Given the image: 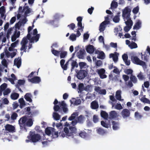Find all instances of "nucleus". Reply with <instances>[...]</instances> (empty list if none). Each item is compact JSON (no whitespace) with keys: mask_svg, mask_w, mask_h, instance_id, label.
I'll return each instance as SVG.
<instances>
[{"mask_svg":"<svg viewBox=\"0 0 150 150\" xmlns=\"http://www.w3.org/2000/svg\"><path fill=\"white\" fill-rule=\"evenodd\" d=\"M69 128L70 131V132L68 128L65 127L64 128L63 130L60 131L59 133V135L63 137H67L73 136V133L75 132L76 130V128L75 127L69 126Z\"/></svg>","mask_w":150,"mask_h":150,"instance_id":"1","label":"nucleus"},{"mask_svg":"<svg viewBox=\"0 0 150 150\" xmlns=\"http://www.w3.org/2000/svg\"><path fill=\"white\" fill-rule=\"evenodd\" d=\"M28 138L31 142L35 143L40 140L41 137L40 134H31L29 136H28Z\"/></svg>","mask_w":150,"mask_h":150,"instance_id":"2","label":"nucleus"},{"mask_svg":"<svg viewBox=\"0 0 150 150\" xmlns=\"http://www.w3.org/2000/svg\"><path fill=\"white\" fill-rule=\"evenodd\" d=\"M131 60L133 63L142 66L146 65L145 62L140 60L137 56H132Z\"/></svg>","mask_w":150,"mask_h":150,"instance_id":"3","label":"nucleus"},{"mask_svg":"<svg viewBox=\"0 0 150 150\" xmlns=\"http://www.w3.org/2000/svg\"><path fill=\"white\" fill-rule=\"evenodd\" d=\"M88 71L87 69L80 70L77 73L76 77L79 79H82L87 75Z\"/></svg>","mask_w":150,"mask_h":150,"instance_id":"4","label":"nucleus"},{"mask_svg":"<svg viewBox=\"0 0 150 150\" xmlns=\"http://www.w3.org/2000/svg\"><path fill=\"white\" fill-rule=\"evenodd\" d=\"M131 10L129 6L125 7L122 11V16L124 19L125 18H129L130 17Z\"/></svg>","mask_w":150,"mask_h":150,"instance_id":"5","label":"nucleus"},{"mask_svg":"<svg viewBox=\"0 0 150 150\" xmlns=\"http://www.w3.org/2000/svg\"><path fill=\"white\" fill-rule=\"evenodd\" d=\"M27 117L25 116L22 117L19 120L18 123L21 129L25 128L26 122H27Z\"/></svg>","mask_w":150,"mask_h":150,"instance_id":"6","label":"nucleus"},{"mask_svg":"<svg viewBox=\"0 0 150 150\" xmlns=\"http://www.w3.org/2000/svg\"><path fill=\"white\" fill-rule=\"evenodd\" d=\"M28 41L27 39L25 37H24L21 42V48L20 50L21 51L23 50L25 52H26V49L27 46L26 45L28 43Z\"/></svg>","mask_w":150,"mask_h":150,"instance_id":"7","label":"nucleus"},{"mask_svg":"<svg viewBox=\"0 0 150 150\" xmlns=\"http://www.w3.org/2000/svg\"><path fill=\"white\" fill-rule=\"evenodd\" d=\"M121 115L123 118H127L130 117V112L128 109L126 108L124 109L121 112Z\"/></svg>","mask_w":150,"mask_h":150,"instance_id":"8","label":"nucleus"},{"mask_svg":"<svg viewBox=\"0 0 150 150\" xmlns=\"http://www.w3.org/2000/svg\"><path fill=\"white\" fill-rule=\"evenodd\" d=\"M28 80L29 82L32 83H38L41 81L40 78L37 76H35L31 79H28Z\"/></svg>","mask_w":150,"mask_h":150,"instance_id":"9","label":"nucleus"},{"mask_svg":"<svg viewBox=\"0 0 150 150\" xmlns=\"http://www.w3.org/2000/svg\"><path fill=\"white\" fill-rule=\"evenodd\" d=\"M111 123L112 125V128L113 130H117L120 128V123L119 122L112 120Z\"/></svg>","mask_w":150,"mask_h":150,"instance_id":"10","label":"nucleus"},{"mask_svg":"<svg viewBox=\"0 0 150 150\" xmlns=\"http://www.w3.org/2000/svg\"><path fill=\"white\" fill-rule=\"evenodd\" d=\"M14 64L16 65L17 67L19 68L21 65V59L20 57H18L15 59L14 61Z\"/></svg>","mask_w":150,"mask_h":150,"instance_id":"11","label":"nucleus"},{"mask_svg":"<svg viewBox=\"0 0 150 150\" xmlns=\"http://www.w3.org/2000/svg\"><path fill=\"white\" fill-rule=\"evenodd\" d=\"M59 105L60 107H62V108L64 112L66 113L67 112L68 109L67 107V105L64 101H62L61 102H59Z\"/></svg>","mask_w":150,"mask_h":150,"instance_id":"12","label":"nucleus"},{"mask_svg":"<svg viewBox=\"0 0 150 150\" xmlns=\"http://www.w3.org/2000/svg\"><path fill=\"white\" fill-rule=\"evenodd\" d=\"M6 130L8 131L9 132H14L15 127L11 125L7 124L5 127Z\"/></svg>","mask_w":150,"mask_h":150,"instance_id":"13","label":"nucleus"},{"mask_svg":"<svg viewBox=\"0 0 150 150\" xmlns=\"http://www.w3.org/2000/svg\"><path fill=\"white\" fill-rule=\"evenodd\" d=\"M95 50L94 46L91 45L88 46L86 48V51L88 53L90 54L93 53Z\"/></svg>","mask_w":150,"mask_h":150,"instance_id":"14","label":"nucleus"},{"mask_svg":"<svg viewBox=\"0 0 150 150\" xmlns=\"http://www.w3.org/2000/svg\"><path fill=\"white\" fill-rule=\"evenodd\" d=\"M91 108L93 109H96L98 108L99 105L97 101L94 100L91 103Z\"/></svg>","mask_w":150,"mask_h":150,"instance_id":"15","label":"nucleus"},{"mask_svg":"<svg viewBox=\"0 0 150 150\" xmlns=\"http://www.w3.org/2000/svg\"><path fill=\"white\" fill-rule=\"evenodd\" d=\"M86 52L84 50H81L77 53V56L79 59H83L84 58L83 55Z\"/></svg>","mask_w":150,"mask_h":150,"instance_id":"16","label":"nucleus"},{"mask_svg":"<svg viewBox=\"0 0 150 150\" xmlns=\"http://www.w3.org/2000/svg\"><path fill=\"white\" fill-rule=\"evenodd\" d=\"M32 95L30 93H26L24 96L25 100L30 103L32 102V100L31 99Z\"/></svg>","mask_w":150,"mask_h":150,"instance_id":"17","label":"nucleus"},{"mask_svg":"<svg viewBox=\"0 0 150 150\" xmlns=\"http://www.w3.org/2000/svg\"><path fill=\"white\" fill-rule=\"evenodd\" d=\"M101 124L102 126L107 128L111 127V125L110 121L108 122V123H107L104 121H102L101 122Z\"/></svg>","mask_w":150,"mask_h":150,"instance_id":"18","label":"nucleus"},{"mask_svg":"<svg viewBox=\"0 0 150 150\" xmlns=\"http://www.w3.org/2000/svg\"><path fill=\"white\" fill-rule=\"evenodd\" d=\"M106 21H104L102 22L100 24L99 26V30L100 32L103 31L105 29V27L104 26L107 24H108L106 23Z\"/></svg>","mask_w":150,"mask_h":150,"instance_id":"19","label":"nucleus"},{"mask_svg":"<svg viewBox=\"0 0 150 150\" xmlns=\"http://www.w3.org/2000/svg\"><path fill=\"white\" fill-rule=\"evenodd\" d=\"M79 65L81 70H82L83 69H87L88 66L87 65V64L85 62H81L79 63Z\"/></svg>","mask_w":150,"mask_h":150,"instance_id":"20","label":"nucleus"},{"mask_svg":"<svg viewBox=\"0 0 150 150\" xmlns=\"http://www.w3.org/2000/svg\"><path fill=\"white\" fill-rule=\"evenodd\" d=\"M40 35L39 34H37L35 36L32 37L30 40V42L31 43L35 41L36 42H37L40 38Z\"/></svg>","mask_w":150,"mask_h":150,"instance_id":"21","label":"nucleus"},{"mask_svg":"<svg viewBox=\"0 0 150 150\" xmlns=\"http://www.w3.org/2000/svg\"><path fill=\"white\" fill-rule=\"evenodd\" d=\"M121 92L120 91H117L116 93L115 97L117 100L121 101H123L124 99H121Z\"/></svg>","mask_w":150,"mask_h":150,"instance_id":"22","label":"nucleus"},{"mask_svg":"<svg viewBox=\"0 0 150 150\" xmlns=\"http://www.w3.org/2000/svg\"><path fill=\"white\" fill-rule=\"evenodd\" d=\"M120 14V12H118L117 13V15L115 16L114 18H112V20L115 23H118L120 20L119 15Z\"/></svg>","mask_w":150,"mask_h":150,"instance_id":"23","label":"nucleus"},{"mask_svg":"<svg viewBox=\"0 0 150 150\" xmlns=\"http://www.w3.org/2000/svg\"><path fill=\"white\" fill-rule=\"evenodd\" d=\"M96 131L98 134L101 135H103L106 133L105 130L101 127L97 128Z\"/></svg>","mask_w":150,"mask_h":150,"instance_id":"24","label":"nucleus"},{"mask_svg":"<svg viewBox=\"0 0 150 150\" xmlns=\"http://www.w3.org/2000/svg\"><path fill=\"white\" fill-rule=\"evenodd\" d=\"M117 115V113L115 111H112L110 112L109 118L112 119L116 118Z\"/></svg>","mask_w":150,"mask_h":150,"instance_id":"25","label":"nucleus"},{"mask_svg":"<svg viewBox=\"0 0 150 150\" xmlns=\"http://www.w3.org/2000/svg\"><path fill=\"white\" fill-rule=\"evenodd\" d=\"M101 117L105 120H107L108 117V114L105 111L101 110L100 112Z\"/></svg>","mask_w":150,"mask_h":150,"instance_id":"26","label":"nucleus"},{"mask_svg":"<svg viewBox=\"0 0 150 150\" xmlns=\"http://www.w3.org/2000/svg\"><path fill=\"white\" fill-rule=\"evenodd\" d=\"M55 130L54 128H52V132L51 134L53 138H57L58 137V132L55 131Z\"/></svg>","mask_w":150,"mask_h":150,"instance_id":"27","label":"nucleus"},{"mask_svg":"<svg viewBox=\"0 0 150 150\" xmlns=\"http://www.w3.org/2000/svg\"><path fill=\"white\" fill-rule=\"evenodd\" d=\"M110 58H112L113 60L115 62H117L118 59V56L115 54L111 53L109 55Z\"/></svg>","mask_w":150,"mask_h":150,"instance_id":"28","label":"nucleus"},{"mask_svg":"<svg viewBox=\"0 0 150 150\" xmlns=\"http://www.w3.org/2000/svg\"><path fill=\"white\" fill-rule=\"evenodd\" d=\"M118 5L117 3L114 0H113L111 4V7L110 8H111V9H115L117 7Z\"/></svg>","mask_w":150,"mask_h":150,"instance_id":"29","label":"nucleus"},{"mask_svg":"<svg viewBox=\"0 0 150 150\" xmlns=\"http://www.w3.org/2000/svg\"><path fill=\"white\" fill-rule=\"evenodd\" d=\"M127 20V21L125 22L126 24L128 26H130L132 27L133 25V22L131 20L130 17L129 18H125Z\"/></svg>","mask_w":150,"mask_h":150,"instance_id":"30","label":"nucleus"},{"mask_svg":"<svg viewBox=\"0 0 150 150\" xmlns=\"http://www.w3.org/2000/svg\"><path fill=\"white\" fill-rule=\"evenodd\" d=\"M19 96V94L17 93H12L11 95V99L13 100L17 99Z\"/></svg>","mask_w":150,"mask_h":150,"instance_id":"31","label":"nucleus"},{"mask_svg":"<svg viewBox=\"0 0 150 150\" xmlns=\"http://www.w3.org/2000/svg\"><path fill=\"white\" fill-rule=\"evenodd\" d=\"M19 102L20 103V107L22 108L25 105V101L23 98H20L18 100Z\"/></svg>","mask_w":150,"mask_h":150,"instance_id":"32","label":"nucleus"},{"mask_svg":"<svg viewBox=\"0 0 150 150\" xmlns=\"http://www.w3.org/2000/svg\"><path fill=\"white\" fill-rule=\"evenodd\" d=\"M84 119V116L82 115H81L79 117H77L76 120L78 123H82L83 122Z\"/></svg>","mask_w":150,"mask_h":150,"instance_id":"33","label":"nucleus"},{"mask_svg":"<svg viewBox=\"0 0 150 150\" xmlns=\"http://www.w3.org/2000/svg\"><path fill=\"white\" fill-rule=\"evenodd\" d=\"M113 14L112 15H108L106 16L105 17V21H106V23L109 24L110 23L109 20L112 19L113 18Z\"/></svg>","mask_w":150,"mask_h":150,"instance_id":"34","label":"nucleus"},{"mask_svg":"<svg viewBox=\"0 0 150 150\" xmlns=\"http://www.w3.org/2000/svg\"><path fill=\"white\" fill-rule=\"evenodd\" d=\"M141 23L139 21H137L134 26L133 29L134 30L139 29L141 27Z\"/></svg>","mask_w":150,"mask_h":150,"instance_id":"35","label":"nucleus"},{"mask_svg":"<svg viewBox=\"0 0 150 150\" xmlns=\"http://www.w3.org/2000/svg\"><path fill=\"white\" fill-rule=\"evenodd\" d=\"M88 134L85 131H81L79 133V136L81 138H86Z\"/></svg>","mask_w":150,"mask_h":150,"instance_id":"36","label":"nucleus"},{"mask_svg":"<svg viewBox=\"0 0 150 150\" xmlns=\"http://www.w3.org/2000/svg\"><path fill=\"white\" fill-rule=\"evenodd\" d=\"M25 11V14H28L30 12V9L29 8L28 6H26L24 7L22 11L24 12Z\"/></svg>","mask_w":150,"mask_h":150,"instance_id":"37","label":"nucleus"},{"mask_svg":"<svg viewBox=\"0 0 150 150\" xmlns=\"http://www.w3.org/2000/svg\"><path fill=\"white\" fill-rule=\"evenodd\" d=\"M53 117L55 120H59L60 116L57 112H54L53 113Z\"/></svg>","mask_w":150,"mask_h":150,"instance_id":"38","label":"nucleus"},{"mask_svg":"<svg viewBox=\"0 0 150 150\" xmlns=\"http://www.w3.org/2000/svg\"><path fill=\"white\" fill-rule=\"evenodd\" d=\"M33 124V120L31 118L29 119L26 123V125L30 127H31Z\"/></svg>","mask_w":150,"mask_h":150,"instance_id":"39","label":"nucleus"},{"mask_svg":"<svg viewBox=\"0 0 150 150\" xmlns=\"http://www.w3.org/2000/svg\"><path fill=\"white\" fill-rule=\"evenodd\" d=\"M105 57V55L103 51H101L99 53L97 58L101 59H103Z\"/></svg>","mask_w":150,"mask_h":150,"instance_id":"40","label":"nucleus"},{"mask_svg":"<svg viewBox=\"0 0 150 150\" xmlns=\"http://www.w3.org/2000/svg\"><path fill=\"white\" fill-rule=\"evenodd\" d=\"M105 70L103 68L101 69H98L97 70V72L98 74L99 75V76H101L102 74H105Z\"/></svg>","mask_w":150,"mask_h":150,"instance_id":"41","label":"nucleus"},{"mask_svg":"<svg viewBox=\"0 0 150 150\" xmlns=\"http://www.w3.org/2000/svg\"><path fill=\"white\" fill-rule=\"evenodd\" d=\"M77 115V112H74L73 114H72L71 116L69 118L68 120H74L76 116Z\"/></svg>","mask_w":150,"mask_h":150,"instance_id":"42","label":"nucleus"},{"mask_svg":"<svg viewBox=\"0 0 150 150\" xmlns=\"http://www.w3.org/2000/svg\"><path fill=\"white\" fill-rule=\"evenodd\" d=\"M71 71H72L75 67H78V64L75 61L73 60L71 64Z\"/></svg>","mask_w":150,"mask_h":150,"instance_id":"43","label":"nucleus"},{"mask_svg":"<svg viewBox=\"0 0 150 150\" xmlns=\"http://www.w3.org/2000/svg\"><path fill=\"white\" fill-rule=\"evenodd\" d=\"M60 58H64L67 56V52L65 51H60Z\"/></svg>","mask_w":150,"mask_h":150,"instance_id":"44","label":"nucleus"},{"mask_svg":"<svg viewBox=\"0 0 150 150\" xmlns=\"http://www.w3.org/2000/svg\"><path fill=\"white\" fill-rule=\"evenodd\" d=\"M84 85L83 83H80L78 85V93H81L83 90Z\"/></svg>","mask_w":150,"mask_h":150,"instance_id":"45","label":"nucleus"},{"mask_svg":"<svg viewBox=\"0 0 150 150\" xmlns=\"http://www.w3.org/2000/svg\"><path fill=\"white\" fill-rule=\"evenodd\" d=\"M52 128H47L45 129V133L47 135L50 136L52 133Z\"/></svg>","mask_w":150,"mask_h":150,"instance_id":"46","label":"nucleus"},{"mask_svg":"<svg viewBox=\"0 0 150 150\" xmlns=\"http://www.w3.org/2000/svg\"><path fill=\"white\" fill-rule=\"evenodd\" d=\"M52 53L55 56H59L60 51H58L57 50L52 49L51 50Z\"/></svg>","mask_w":150,"mask_h":150,"instance_id":"47","label":"nucleus"},{"mask_svg":"<svg viewBox=\"0 0 150 150\" xmlns=\"http://www.w3.org/2000/svg\"><path fill=\"white\" fill-rule=\"evenodd\" d=\"M129 46L131 49L135 48L137 47V44L134 42L131 43Z\"/></svg>","mask_w":150,"mask_h":150,"instance_id":"48","label":"nucleus"},{"mask_svg":"<svg viewBox=\"0 0 150 150\" xmlns=\"http://www.w3.org/2000/svg\"><path fill=\"white\" fill-rule=\"evenodd\" d=\"M130 81H132L134 83H136L137 82V79L136 77L132 75L130 77Z\"/></svg>","mask_w":150,"mask_h":150,"instance_id":"49","label":"nucleus"},{"mask_svg":"<svg viewBox=\"0 0 150 150\" xmlns=\"http://www.w3.org/2000/svg\"><path fill=\"white\" fill-rule=\"evenodd\" d=\"M53 109L54 110V111L55 112H60V111H61V110H60V106H59V105H54L53 107Z\"/></svg>","mask_w":150,"mask_h":150,"instance_id":"50","label":"nucleus"},{"mask_svg":"<svg viewBox=\"0 0 150 150\" xmlns=\"http://www.w3.org/2000/svg\"><path fill=\"white\" fill-rule=\"evenodd\" d=\"M134 116L136 118L138 119H141L143 117L142 115H140L138 112H135Z\"/></svg>","mask_w":150,"mask_h":150,"instance_id":"51","label":"nucleus"},{"mask_svg":"<svg viewBox=\"0 0 150 150\" xmlns=\"http://www.w3.org/2000/svg\"><path fill=\"white\" fill-rule=\"evenodd\" d=\"M25 83V81L24 80H18V81L17 84L16 85H18L20 86V85H24Z\"/></svg>","mask_w":150,"mask_h":150,"instance_id":"52","label":"nucleus"},{"mask_svg":"<svg viewBox=\"0 0 150 150\" xmlns=\"http://www.w3.org/2000/svg\"><path fill=\"white\" fill-rule=\"evenodd\" d=\"M76 35L74 34H71L69 36L70 39L72 41L76 40Z\"/></svg>","mask_w":150,"mask_h":150,"instance_id":"53","label":"nucleus"},{"mask_svg":"<svg viewBox=\"0 0 150 150\" xmlns=\"http://www.w3.org/2000/svg\"><path fill=\"white\" fill-rule=\"evenodd\" d=\"M137 77L138 79L140 80H142L144 79V76L141 72L139 74L137 75Z\"/></svg>","mask_w":150,"mask_h":150,"instance_id":"54","label":"nucleus"},{"mask_svg":"<svg viewBox=\"0 0 150 150\" xmlns=\"http://www.w3.org/2000/svg\"><path fill=\"white\" fill-rule=\"evenodd\" d=\"M10 92V89L9 88H7L6 89L4 90L3 92V94L4 96L7 95Z\"/></svg>","mask_w":150,"mask_h":150,"instance_id":"55","label":"nucleus"},{"mask_svg":"<svg viewBox=\"0 0 150 150\" xmlns=\"http://www.w3.org/2000/svg\"><path fill=\"white\" fill-rule=\"evenodd\" d=\"M7 87V84L6 83H4L0 86L1 90L4 91L5 89Z\"/></svg>","mask_w":150,"mask_h":150,"instance_id":"56","label":"nucleus"},{"mask_svg":"<svg viewBox=\"0 0 150 150\" xmlns=\"http://www.w3.org/2000/svg\"><path fill=\"white\" fill-rule=\"evenodd\" d=\"M139 11V7L138 6L134 8L132 10L133 13L135 14H137Z\"/></svg>","mask_w":150,"mask_h":150,"instance_id":"57","label":"nucleus"},{"mask_svg":"<svg viewBox=\"0 0 150 150\" xmlns=\"http://www.w3.org/2000/svg\"><path fill=\"white\" fill-rule=\"evenodd\" d=\"M78 26L79 27L78 29V30H82L84 27L82 26V22H78L77 23Z\"/></svg>","mask_w":150,"mask_h":150,"instance_id":"58","label":"nucleus"},{"mask_svg":"<svg viewBox=\"0 0 150 150\" xmlns=\"http://www.w3.org/2000/svg\"><path fill=\"white\" fill-rule=\"evenodd\" d=\"M115 108L118 110H120L122 109L123 107L120 104L117 103L115 106Z\"/></svg>","mask_w":150,"mask_h":150,"instance_id":"59","label":"nucleus"},{"mask_svg":"<svg viewBox=\"0 0 150 150\" xmlns=\"http://www.w3.org/2000/svg\"><path fill=\"white\" fill-rule=\"evenodd\" d=\"M98 116L96 115H94L93 117V120L94 123L97 122L98 121Z\"/></svg>","mask_w":150,"mask_h":150,"instance_id":"60","label":"nucleus"},{"mask_svg":"<svg viewBox=\"0 0 150 150\" xmlns=\"http://www.w3.org/2000/svg\"><path fill=\"white\" fill-rule=\"evenodd\" d=\"M68 27H69L70 29L73 30L75 28V25L74 23H71L68 25Z\"/></svg>","mask_w":150,"mask_h":150,"instance_id":"61","label":"nucleus"},{"mask_svg":"<svg viewBox=\"0 0 150 150\" xmlns=\"http://www.w3.org/2000/svg\"><path fill=\"white\" fill-rule=\"evenodd\" d=\"M125 72L127 74H131L133 72V71L130 69H127L125 70Z\"/></svg>","mask_w":150,"mask_h":150,"instance_id":"62","label":"nucleus"},{"mask_svg":"<svg viewBox=\"0 0 150 150\" xmlns=\"http://www.w3.org/2000/svg\"><path fill=\"white\" fill-rule=\"evenodd\" d=\"M1 64L3 66L5 67H7V62L5 59H4L2 60Z\"/></svg>","mask_w":150,"mask_h":150,"instance_id":"63","label":"nucleus"},{"mask_svg":"<svg viewBox=\"0 0 150 150\" xmlns=\"http://www.w3.org/2000/svg\"><path fill=\"white\" fill-rule=\"evenodd\" d=\"M18 117V115L16 113H13L11 116V118L13 120H16Z\"/></svg>","mask_w":150,"mask_h":150,"instance_id":"64","label":"nucleus"}]
</instances>
